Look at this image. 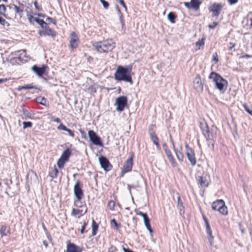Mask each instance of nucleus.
Masks as SVG:
<instances>
[{
	"mask_svg": "<svg viewBox=\"0 0 252 252\" xmlns=\"http://www.w3.org/2000/svg\"><path fill=\"white\" fill-rule=\"evenodd\" d=\"M131 65H129L125 67L119 66L115 73V79L119 81H124L132 84L133 82L131 77Z\"/></svg>",
	"mask_w": 252,
	"mask_h": 252,
	"instance_id": "f257e3e1",
	"label": "nucleus"
},
{
	"mask_svg": "<svg viewBox=\"0 0 252 252\" xmlns=\"http://www.w3.org/2000/svg\"><path fill=\"white\" fill-rule=\"evenodd\" d=\"M93 47L99 53H106L112 51L115 47V42L112 39L99 42L93 44Z\"/></svg>",
	"mask_w": 252,
	"mask_h": 252,
	"instance_id": "f03ea898",
	"label": "nucleus"
},
{
	"mask_svg": "<svg viewBox=\"0 0 252 252\" xmlns=\"http://www.w3.org/2000/svg\"><path fill=\"white\" fill-rule=\"evenodd\" d=\"M209 78L212 79L216 84V88L221 92L224 93L228 85L227 80L223 79L220 74L212 72L209 75Z\"/></svg>",
	"mask_w": 252,
	"mask_h": 252,
	"instance_id": "7ed1b4c3",
	"label": "nucleus"
},
{
	"mask_svg": "<svg viewBox=\"0 0 252 252\" xmlns=\"http://www.w3.org/2000/svg\"><path fill=\"white\" fill-rule=\"evenodd\" d=\"M71 155V151L69 149H66L62 153L60 158L57 161L58 166L60 168L63 167L64 163L68 160V158Z\"/></svg>",
	"mask_w": 252,
	"mask_h": 252,
	"instance_id": "20e7f679",
	"label": "nucleus"
},
{
	"mask_svg": "<svg viewBox=\"0 0 252 252\" xmlns=\"http://www.w3.org/2000/svg\"><path fill=\"white\" fill-rule=\"evenodd\" d=\"M186 154L188 158V159L190 162V164L192 166H194L196 163V160L195 157L194 151L189 147L188 145H185Z\"/></svg>",
	"mask_w": 252,
	"mask_h": 252,
	"instance_id": "39448f33",
	"label": "nucleus"
},
{
	"mask_svg": "<svg viewBox=\"0 0 252 252\" xmlns=\"http://www.w3.org/2000/svg\"><path fill=\"white\" fill-rule=\"evenodd\" d=\"M127 98L125 96H120L117 97L116 100V110L118 112L123 111L127 104Z\"/></svg>",
	"mask_w": 252,
	"mask_h": 252,
	"instance_id": "423d86ee",
	"label": "nucleus"
},
{
	"mask_svg": "<svg viewBox=\"0 0 252 252\" xmlns=\"http://www.w3.org/2000/svg\"><path fill=\"white\" fill-rule=\"evenodd\" d=\"M223 6V5L221 3L215 2L209 7V10L213 13L214 16L217 17L220 15Z\"/></svg>",
	"mask_w": 252,
	"mask_h": 252,
	"instance_id": "0eeeda50",
	"label": "nucleus"
},
{
	"mask_svg": "<svg viewBox=\"0 0 252 252\" xmlns=\"http://www.w3.org/2000/svg\"><path fill=\"white\" fill-rule=\"evenodd\" d=\"M98 160L101 167L103 168L104 170L108 171L111 169L112 166L108 159L105 157L100 156L98 158Z\"/></svg>",
	"mask_w": 252,
	"mask_h": 252,
	"instance_id": "6e6552de",
	"label": "nucleus"
},
{
	"mask_svg": "<svg viewBox=\"0 0 252 252\" xmlns=\"http://www.w3.org/2000/svg\"><path fill=\"white\" fill-rule=\"evenodd\" d=\"M88 136L90 141L94 145L97 146L102 145L100 137L93 130H90L88 131Z\"/></svg>",
	"mask_w": 252,
	"mask_h": 252,
	"instance_id": "1a4fd4ad",
	"label": "nucleus"
},
{
	"mask_svg": "<svg viewBox=\"0 0 252 252\" xmlns=\"http://www.w3.org/2000/svg\"><path fill=\"white\" fill-rule=\"evenodd\" d=\"M163 148H164V151L165 153V154L168 159V160H169V161L170 162L171 165H172V166L173 167H176V165H177V163H176V162L175 160V159L174 158L172 155V153L171 152V151H170V150L168 148L167 145H166V144H163Z\"/></svg>",
	"mask_w": 252,
	"mask_h": 252,
	"instance_id": "9d476101",
	"label": "nucleus"
},
{
	"mask_svg": "<svg viewBox=\"0 0 252 252\" xmlns=\"http://www.w3.org/2000/svg\"><path fill=\"white\" fill-rule=\"evenodd\" d=\"M74 193L78 201H80L83 195V190L80 187V183L77 181L74 186Z\"/></svg>",
	"mask_w": 252,
	"mask_h": 252,
	"instance_id": "9b49d317",
	"label": "nucleus"
},
{
	"mask_svg": "<svg viewBox=\"0 0 252 252\" xmlns=\"http://www.w3.org/2000/svg\"><path fill=\"white\" fill-rule=\"evenodd\" d=\"M133 165V156H131L129 158H128L125 162L123 169V172L126 173L129 171H130L132 169Z\"/></svg>",
	"mask_w": 252,
	"mask_h": 252,
	"instance_id": "f8f14e48",
	"label": "nucleus"
},
{
	"mask_svg": "<svg viewBox=\"0 0 252 252\" xmlns=\"http://www.w3.org/2000/svg\"><path fill=\"white\" fill-rule=\"evenodd\" d=\"M28 19L31 24L33 25L34 22H36V23L38 24L42 28H44V26L47 25V23H45L43 20L34 17L31 15H28Z\"/></svg>",
	"mask_w": 252,
	"mask_h": 252,
	"instance_id": "ddd939ff",
	"label": "nucleus"
},
{
	"mask_svg": "<svg viewBox=\"0 0 252 252\" xmlns=\"http://www.w3.org/2000/svg\"><path fill=\"white\" fill-rule=\"evenodd\" d=\"M47 68V66L46 65H43L42 67H38L37 65H34L32 67V69L38 76L41 77L43 74H44Z\"/></svg>",
	"mask_w": 252,
	"mask_h": 252,
	"instance_id": "4468645a",
	"label": "nucleus"
},
{
	"mask_svg": "<svg viewBox=\"0 0 252 252\" xmlns=\"http://www.w3.org/2000/svg\"><path fill=\"white\" fill-rule=\"evenodd\" d=\"M194 88L197 91H202L203 89V85L201 80L200 76L197 74L193 81Z\"/></svg>",
	"mask_w": 252,
	"mask_h": 252,
	"instance_id": "2eb2a0df",
	"label": "nucleus"
},
{
	"mask_svg": "<svg viewBox=\"0 0 252 252\" xmlns=\"http://www.w3.org/2000/svg\"><path fill=\"white\" fill-rule=\"evenodd\" d=\"M78 45V38L75 32H72L70 34V39L69 46L71 48H76Z\"/></svg>",
	"mask_w": 252,
	"mask_h": 252,
	"instance_id": "dca6fc26",
	"label": "nucleus"
},
{
	"mask_svg": "<svg viewBox=\"0 0 252 252\" xmlns=\"http://www.w3.org/2000/svg\"><path fill=\"white\" fill-rule=\"evenodd\" d=\"M66 252H81V249L73 243H68L67 244Z\"/></svg>",
	"mask_w": 252,
	"mask_h": 252,
	"instance_id": "f3484780",
	"label": "nucleus"
},
{
	"mask_svg": "<svg viewBox=\"0 0 252 252\" xmlns=\"http://www.w3.org/2000/svg\"><path fill=\"white\" fill-rule=\"evenodd\" d=\"M224 203V202L223 200H218L213 203L212 205V209L214 210L219 211L221 206L223 205Z\"/></svg>",
	"mask_w": 252,
	"mask_h": 252,
	"instance_id": "a211bd4d",
	"label": "nucleus"
},
{
	"mask_svg": "<svg viewBox=\"0 0 252 252\" xmlns=\"http://www.w3.org/2000/svg\"><path fill=\"white\" fill-rule=\"evenodd\" d=\"M44 28L45 29L43 32L44 35L51 36L52 37H54L56 35V32L54 30L49 28L47 26H44Z\"/></svg>",
	"mask_w": 252,
	"mask_h": 252,
	"instance_id": "6ab92c4d",
	"label": "nucleus"
},
{
	"mask_svg": "<svg viewBox=\"0 0 252 252\" xmlns=\"http://www.w3.org/2000/svg\"><path fill=\"white\" fill-rule=\"evenodd\" d=\"M177 207L179 210V214L181 216H182L184 214V206L181 200V198L179 195L177 197Z\"/></svg>",
	"mask_w": 252,
	"mask_h": 252,
	"instance_id": "aec40b11",
	"label": "nucleus"
},
{
	"mask_svg": "<svg viewBox=\"0 0 252 252\" xmlns=\"http://www.w3.org/2000/svg\"><path fill=\"white\" fill-rule=\"evenodd\" d=\"M10 234V228L6 226H2L0 228V234L1 237Z\"/></svg>",
	"mask_w": 252,
	"mask_h": 252,
	"instance_id": "412c9836",
	"label": "nucleus"
},
{
	"mask_svg": "<svg viewBox=\"0 0 252 252\" xmlns=\"http://www.w3.org/2000/svg\"><path fill=\"white\" fill-rule=\"evenodd\" d=\"M150 135L153 142L156 145L157 148L159 150L160 149V146L158 143V138L154 132H150Z\"/></svg>",
	"mask_w": 252,
	"mask_h": 252,
	"instance_id": "4be33fe9",
	"label": "nucleus"
},
{
	"mask_svg": "<svg viewBox=\"0 0 252 252\" xmlns=\"http://www.w3.org/2000/svg\"><path fill=\"white\" fill-rule=\"evenodd\" d=\"M190 3L191 8L195 10H197L201 4V2H199V0H191Z\"/></svg>",
	"mask_w": 252,
	"mask_h": 252,
	"instance_id": "5701e85b",
	"label": "nucleus"
},
{
	"mask_svg": "<svg viewBox=\"0 0 252 252\" xmlns=\"http://www.w3.org/2000/svg\"><path fill=\"white\" fill-rule=\"evenodd\" d=\"M174 151L178 160L180 161H183L184 159V155L181 151L178 149H175Z\"/></svg>",
	"mask_w": 252,
	"mask_h": 252,
	"instance_id": "b1692460",
	"label": "nucleus"
},
{
	"mask_svg": "<svg viewBox=\"0 0 252 252\" xmlns=\"http://www.w3.org/2000/svg\"><path fill=\"white\" fill-rule=\"evenodd\" d=\"M144 224L147 228V230L149 231V232L151 234L153 232V230L151 227L150 223V219H149L148 217L144 218L143 219Z\"/></svg>",
	"mask_w": 252,
	"mask_h": 252,
	"instance_id": "393cba45",
	"label": "nucleus"
},
{
	"mask_svg": "<svg viewBox=\"0 0 252 252\" xmlns=\"http://www.w3.org/2000/svg\"><path fill=\"white\" fill-rule=\"evenodd\" d=\"M98 228V224L95 222L94 220H92V235L94 236L96 235Z\"/></svg>",
	"mask_w": 252,
	"mask_h": 252,
	"instance_id": "a878e982",
	"label": "nucleus"
},
{
	"mask_svg": "<svg viewBox=\"0 0 252 252\" xmlns=\"http://www.w3.org/2000/svg\"><path fill=\"white\" fill-rule=\"evenodd\" d=\"M199 184L202 187L208 186V183L205 177L203 176H199L198 179Z\"/></svg>",
	"mask_w": 252,
	"mask_h": 252,
	"instance_id": "bb28decb",
	"label": "nucleus"
},
{
	"mask_svg": "<svg viewBox=\"0 0 252 252\" xmlns=\"http://www.w3.org/2000/svg\"><path fill=\"white\" fill-rule=\"evenodd\" d=\"M203 219L205 223L206 228V232H207V233H209L210 234L211 231V229L210 225L209 224V221H208L207 217L204 215L203 216Z\"/></svg>",
	"mask_w": 252,
	"mask_h": 252,
	"instance_id": "cd10ccee",
	"label": "nucleus"
},
{
	"mask_svg": "<svg viewBox=\"0 0 252 252\" xmlns=\"http://www.w3.org/2000/svg\"><path fill=\"white\" fill-rule=\"evenodd\" d=\"M14 10L16 13H17L20 17L22 16V13L23 12V9H21L19 7L17 6L16 5L13 4Z\"/></svg>",
	"mask_w": 252,
	"mask_h": 252,
	"instance_id": "c85d7f7f",
	"label": "nucleus"
},
{
	"mask_svg": "<svg viewBox=\"0 0 252 252\" xmlns=\"http://www.w3.org/2000/svg\"><path fill=\"white\" fill-rule=\"evenodd\" d=\"M168 19L172 23H175V19L176 17L175 13L173 12H170L167 15Z\"/></svg>",
	"mask_w": 252,
	"mask_h": 252,
	"instance_id": "c756f323",
	"label": "nucleus"
},
{
	"mask_svg": "<svg viewBox=\"0 0 252 252\" xmlns=\"http://www.w3.org/2000/svg\"><path fill=\"white\" fill-rule=\"evenodd\" d=\"M202 131H203V134L204 135V136L207 139L210 138L209 128L207 125H205V127L203 129Z\"/></svg>",
	"mask_w": 252,
	"mask_h": 252,
	"instance_id": "7c9ffc66",
	"label": "nucleus"
},
{
	"mask_svg": "<svg viewBox=\"0 0 252 252\" xmlns=\"http://www.w3.org/2000/svg\"><path fill=\"white\" fill-rule=\"evenodd\" d=\"M36 176V174L32 171L31 173H28L26 176L27 183V184H32V181L29 180V178H32V177L35 178Z\"/></svg>",
	"mask_w": 252,
	"mask_h": 252,
	"instance_id": "2f4dec72",
	"label": "nucleus"
},
{
	"mask_svg": "<svg viewBox=\"0 0 252 252\" xmlns=\"http://www.w3.org/2000/svg\"><path fill=\"white\" fill-rule=\"evenodd\" d=\"M219 212L222 215H227V208L225 205V203H224L223 205L221 206L219 210Z\"/></svg>",
	"mask_w": 252,
	"mask_h": 252,
	"instance_id": "473e14b6",
	"label": "nucleus"
},
{
	"mask_svg": "<svg viewBox=\"0 0 252 252\" xmlns=\"http://www.w3.org/2000/svg\"><path fill=\"white\" fill-rule=\"evenodd\" d=\"M35 88L34 87H33L32 84H27L24 86H20L17 89L18 91H21L23 89H31Z\"/></svg>",
	"mask_w": 252,
	"mask_h": 252,
	"instance_id": "72a5a7b5",
	"label": "nucleus"
},
{
	"mask_svg": "<svg viewBox=\"0 0 252 252\" xmlns=\"http://www.w3.org/2000/svg\"><path fill=\"white\" fill-rule=\"evenodd\" d=\"M71 214L74 216L78 215L79 217L83 215L82 210L76 209H73L72 210Z\"/></svg>",
	"mask_w": 252,
	"mask_h": 252,
	"instance_id": "f704fd0d",
	"label": "nucleus"
},
{
	"mask_svg": "<svg viewBox=\"0 0 252 252\" xmlns=\"http://www.w3.org/2000/svg\"><path fill=\"white\" fill-rule=\"evenodd\" d=\"M37 101L42 105L45 106L46 104V99L43 97H38L36 98Z\"/></svg>",
	"mask_w": 252,
	"mask_h": 252,
	"instance_id": "c9c22d12",
	"label": "nucleus"
},
{
	"mask_svg": "<svg viewBox=\"0 0 252 252\" xmlns=\"http://www.w3.org/2000/svg\"><path fill=\"white\" fill-rule=\"evenodd\" d=\"M6 8L4 4L0 5V14L6 17L5 12Z\"/></svg>",
	"mask_w": 252,
	"mask_h": 252,
	"instance_id": "e433bc0d",
	"label": "nucleus"
},
{
	"mask_svg": "<svg viewBox=\"0 0 252 252\" xmlns=\"http://www.w3.org/2000/svg\"><path fill=\"white\" fill-rule=\"evenodd\" d=\"M107 207L110 210L113 211L114 210L115 207L114 201H113V200H110L108 202Z\"/></svg>",
	"mask_w": 252,
	"mask_h": 252,
	"instance_id": "4c0bfd02",
	"label": "nucleus"
},
{
	"mask_svg": "<svg viewBox=\"0 0 252 252\" xmlns=\"http://www.w3.org/2000/svg\"><path fill=\"white\" fill-rule=\"evenodd\" d=\"M208 235V240L211 246H213L214 243V237L212 235V231H211V234L207 233Z\"/></svg>",
	"mask_w": 252,
	"mask_h": 252,
	"instance_id": "58836bf2",
	"label": "nucleus"
},
{
	"mask_svg": "<svg viewBox=\"0 0 252 252\" xmlns=\"http://www.w3.org/2000/svg\"><path fill=\"white\" fill-rule=\"evenodd\" d=\"M22 114L26 118H31V114L28 110L24 108L22 109Z\"/></svg>",
	"mask_w": 252,
	"mask_h": 252,
	"instance_id": "ea45409f",
	"label": "nucleus"
},
{
	"mask_svg": "<svg viewBox=\"0 0 252 252\" xmlns=\"http://www.w3.org/2000/svg\"><path fill=\"white\" fill-rule=\"evenodd\" d=\"M23 125L24 129L27 127H31L32 126V123L31 122H24Z\"/></svg>",
	"mask_w": 252,
	"mask_h": 252,
	"instance_id": "a19ab883",
	"label": "nucleus"
},
{
	"mask_svg": "<svg viewBox=\"0 0 252 252\" xmlns=\"http://www.w3.org/2000/svg\"><path fill=\"white\" fill-rule=\"evenodd\" d=\"M204 38H202L196 42V45L199 46L198 49H200V46H203L204 45Z\"/></svg>",
	"mask_w": 252,
	"mask_h": 252,
	"instance_id": "79ce46f5",
	"label": "nucleus"
},
{
	"mask_svg": "<svg viewBox=\"0 0 252 252\" xmlns=\"http://www.w3.org/2000/svg\"><path fill=\"white\" fill-rule=\"evenodd\" d=\"M58 173V169L56 168L54 169L53 172L50 173V176L52 178H56L57 177V174Z\"/></svg>",
	"mask_w": 252,
	"mask_h": 252,
	"instance_id": "37998d69",
	"label": "nucleus"
},
{
	"mask_svg": "<svg viewBox=\"0 0 252 252\" xmlns=\"http://www.w3.org/2000/svg\"><path fill=\"white\" fill-rule=\"evenodd\" d=\"M100 1L105 9H107L108 8L109 4L107 1L105 0H100Z\"/></svg>",
	"mask_w": 252,
	"mask_h": 252,
	"instance_id": "c03bdc74",
	"label": "nucleus"
},
{
	"mask_svg": "<svg viewBox=\"0 0 252 252\" xmlns=\"http://www.w3.org/2000/svg\"><path fill=\"white\" fill-rule=\"evenodd\" d=\"M111 225H114L115 226V228L116 229H118L119 228V225L118 224V223L117 222V221L114 219H112L111 220Z\"/></svg>",
	"mask_w": 252,
	"mask_h": 252,
	"instance_id": "a18cd8bd",
	"label": "nucleus"
},
{
	"mask_svg": "<svg viewBox=\"0 0 252 252\" xmlns=\"http://www.w3.org/2000/svg\"><path fill=\"white\" fill-rule=\"evenodd\" d=\"M58 129L62 130H67V127L64 126L62 123H61L60 125L57 127Z\"/></svg>",
	"mask_w": 252,
	"mask_h": 252,
	"instance_id": "49530a36",
	"label": "nucleus"
},
{
	"mask_svg": "<svg viewBox=\"0 0 252 252\" xmlns=\"http://www.w3.org/2000/svg\"><path fill=\"white\" fill-rule=\"evenodd\" d=\"M136 214L137 215H139V216H142L143 217V219L144 218H146L148 217V216H147V214L143 213H142V212H141L140 211H136Z\"/></svg>",
	"mask_w": 252,
	"mask_h": 252,
	"instance_id": "de8ad7c7",
	"label": "nucleus"
},
{
	"mask_svg": "<svg viewBox=\"0 0 252 252\" xmlns=\"http://www.w3.org/2000/svg\"><path fill=\"white\" fill-rule=\"evenodd\" d=\"M243 107L245 109V110L251 115L252 114V110L249 108L246 104H243Z\"/></svg>",
	"mask_w": 252,
	"mask_h": 252,
	"instance_id": "09e8293b",
	"label": "nucleus"
},
{
	"mask_svg": "<svg viewBox=\"0 0 252 252\" xmlns=\"http://www.w3.org/2000/svg\"><path fill=\"white\" fill-rule=\"evenodd\" d=\"M0 24L3 26L6 25L7 26L9 25L8 22H7L5 19L0 17Z\"/></svg>",
	"mask_w": 252,
	"mask_h": 252,
	"instance_id": "8fccbe9b",
	"label": "nucleus"
},
{
	"mask_svg": "<svg viewBox=\"0 0 252 252\" xmlns=\"http://www.w3.org/2000/svg\"><path fill=\"white\" fill-rule=\"evenodd\" d=\"M213 60L216 63H217L219 62V60L217 53H215L213 54Z\"/></svg>",
	"mask_w": 252,
	"mask_h": 252,
	"instance_id": "3c124183",
	"label": "nucleus"
},
{
	"mask_svg": "<svg viewBox=\"0 0 252 252\" xmlns=\"http://www.w3.org/2000/svg\"><path fill=\"white\" fill-rule=\"evenodd\" d=\"M33 4L36 8L38 10V11H41L42 10V8L40 6H38L37 5V2L35 1L33 2Z\"/></svg>",
	"mask_w": 252,
	"mask_h": 252,
	"instance_id": "603ef678",
	"label": "nucleus"
},
{
	"mask_svg": "<svg viewBox=\"0 0 252 252\" xmlns=\"http://www.w3.org/2000/svg\"><path fill=\"white\" fill-rule=\"evenodd\" d=\"M46 20L48 21L49 23H51L54 25L56 24V20L53 19L52 18L47 17L46 18Z\"/></svg>",
	"mask_w": 252,
	"mask_h": 252,
	"instance_id": "864d4df0",
	"label": "nucleus"
},
{
	"mask_svg": "<svg viewBox=\"0 0 252 252\" xmlns=\"http://www.w3.org/2000/svg\"><path fill=\"white\" fill-rule=\"evenodd\" d=\"M87 224V223L86 222H85V221L84 222L83 224L82 228L81 229V230H80V232L82 234L84 233V230H85V227H86Z\"/></svg>",
	"mask_w": 252,
	"mask_h": 252,
	"instance_id": "5fc2aeb1",
	"label": "nucleus"
},
{
	"mask_svg": "<svg viewBox=\"0 0 252 252\" xmlns=\"http://www.w3.org/2000/svg\"><path fill=\"white\" fill-rule=\"evenodd\" d=\"M218 25V23L217 22H213L212 24L211 25H209V28L210 29H214L215 28H216Z\"/></svg>",
	"mask_w": 252,
	"mask_h": 252,
	"instance_id": "6e6d98bb",
	"label": "nucleus"
},
{
	"mask_svg": "<svg viewBox=\"0 0 252 252\" xmlns=\"http://www.w3.org/2000/svg\"><path fill=\"white\" fill-rule=\"evenodd\" d=\"M65 131H67L68 134L72 137H73L74 136V134L73 132L70 129L67 128V130Z\"/></svg>",
	"mask_w": 252,
	"mask_h": 252,
	"instance_id": "4d7b16f0",
	"label": "nucleus"
},
{
	"mask_svg": "<svg viewBox=\"0 0 252 252\" xmlns=\"http://www.w3.org/2000/svg\"><path fill=\"white\" fill-rule=\"evenodd\" d=\"M119 19L122 24V26L123 27L124 26V20L122 15H120Z\"/></svg>",
	"mask_w": 252,
	"mask_h": 252,
	"instance_id": "13d9d810",
	"label": "nucleus"
},
{
	"mask_svg": "<svg viewBox=\"0 0 252 252\" xmlns=\"http://www.w3.org/2000/svg\"><path fill=\"white\" fill-rule=\"evenodd\" d=\"M228 2L230 4H235L238 2V0H228Z\"/></svg>",
	"mask_w": 252,
	"mask_h": 252,
	"instance_id": "bf43d9fd",
	"label": "nucleus"
},
{
	"mask_svg": "<svg viewBox=\"0 0 252 252\" xmlns=\"http://www.w3.org/2000/svg\"><path fill=\"white\" fill-rule=\"evenodd\" d=\"M52 120L54 122L58 123L61 124V120L59 118H54L53 117H52Z\"/></svg>",
	"mask_w": 252,
	"mask_h": 252,
	"instance_id": "052dcab7",
	"label": "nucleus"
},
{
	"mask_svg": "<svg viewBox=\"0 0 252 252\" xmlns=\"http://www.w3.org/2000/svg\"><path fill=\"white\" fill-rule=\"evenodd\" d=\"M184 5L188 8H191V7L190 6V2H184Z\"/></svg>",
	"mask_w": 252,
	"mask_h": 252,
	"instance_id": "680f3d73",
	"label": "nucleus"
},
{
	"mask_svg": "<svg viewBox=\"0 0 252 252\" xmlns=\"http://www.w3.org/2000/svg\"><path fill=\"white\" fill-rule=\"evenodd\" d=\"M120 3L122 5V6L126 9V6L124 1L123 0L120 1Z\"/></svg>",
	"mask_w": 252,
	"mask_h": 252,
	"instance_id": "e2e57ef3",
	"label": "nucleus"
},
{
	"mask_svg": "<svg viewBox=\"0 0 252 252\" xmlns=\"http://www.w3.org/2000/svg\"><path fill=\"white\" fill-rule=\"evenodd\" d=\"M123 250L124 252H133L132 250L129 249L125 248L124 247H123Z\"/></svg>",
	"mask_w": 252,
	"mask_h": 252,
	"instance_id": "0e129e2a",
	"label": "nucleus"
},
{
	"mask_svg": "<svg viewBox=\"0 0 252 252\" xmlns=\"http://www.w3.org/2000/svg\"><path fill=\"white\" fill-rule=\"evenodd\" d=\"M229 45H230V47H229V49L230 50H232L233 49V48L235 47V43H232V42H230L229 43Z\"/></svg>",
	"mask_w": 252,
	"mask_h": 252,
	"instance_id": "69168bd1",
	"label": "nucleus"
},
{
	"mask_svg": "<svg viewBox=\"0 0 252 252\" xmlns=\"http://www.w3.org/2000/svg\"><path fill=\"white\" fill-rule=\"evenodd\" d=\"M171 142L172 143L173 150H174L175 149H177V148L175 147V143H174V141H173V140L172 139H171Z\"/></svg>",
	"mask_w": 252,
	"mask_h": 252,
	"instance_id": "338daca9",
	"label": "nucleus"
},
{
	"mask_svg": "<svg viewBox=\"0 0 252 252\" xmlns=\"http://www.w3.org/2000/svg\"><path fill=\"white\" fill-rule=\"evenodd\" d=\"M7 79H0V84L4 83L7 81Z\"/></svg>",
	"mask_w": 252,
	"mask_h": 252,
	"instance_id": "774afa93",
	"label": "nucleus"
}]
</instances>
